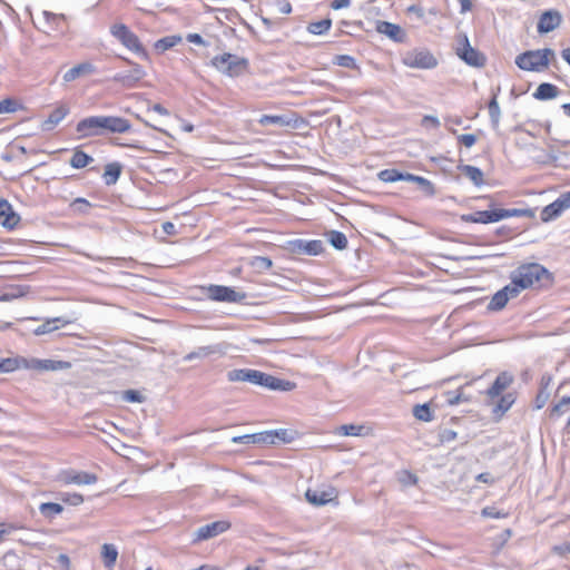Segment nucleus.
Wrapping results in <instances>:
<instances>
[{
  "mask_svg": "<svg viewBox=\"0 0 570 570\" xmlns=\"http://www.w3.org/2000/svg\"><path fill=\"white\" fill-rule=\"evenodd\" d=\"M422 125L425 127L438 128V127H440V120L434 116L428 115V116L423 117Z\"/></svg>",
  "mask_w": 570,
  "mask_h": 570,
  "instance_id": "bf43d9fd",
  "label": "nucleus"
},
{
  "mask_svg": "<svg viewBox=\"0 0 570 570\" xmlns=\"http://www.w3.org/2000/svg\"><path fill=\"white\" fill-rule=\"evenodd\" d=\"M375 29L383 36H397L400 31L399 26L386 21H376Z\"/></svg>",
  "mask_w": 570,
  "mask_h": 570,
  "instance_id": "58836bf2",
  "label": "nucleus"
},
{
  "mask_svg": "<svg viewBox=\"0 0 570 570\" xmlns=\"http://www.w3.org/2000/svg\"><path fill=\"white\" fill-rule=\"evenodd\" d=\"M562 16L557 10H548L543 12L538 22V31L540 33H548L553 31L560 26Z\"/></svg>",
  "mask_w": 570,
  "mask_h": 570,
  "instance_id": "2eb2a0df",
  "label": "nucleus"
},
{
  "mask_svg": "<svg viewBox=\"0 0 570 570\" xmlns=\"http://www.w3.org/2000/svg\"><path fill=\"white\" fill-rule=\"evenodd\" d=\"M24 366L23 356L0 358V373H11L18 370H23Z\"/></svg>",
  "mask_w": 570,
  "mask_h": 570,
  "instance_id": "5701e85b",
  "label": "nucleus"
},
{
  "mask_svg": "<svg viewBox=\"0 0 570 570\" xmlns=\"http://www.w3.org/2000/svg\"><path fill=\"white\" fill-rule=\"evenodd\" d=\"M405 174L400 173L396 169H384L379 173V178L384 183H395L399 180H404Z\"/></svg>",
  "mask_w": 570,
  "mask_h": 570,
  "instance_id": "a19ab883",
  "label": "nucleus"
},
{
  "mask_svg": "<svg viewBox=\"0 0 570 570\" xmlns=\"http://www.w3.org/2000/svg\"><path fill=\"white\" fill-rule=\"evenodd\" d=\"M121 168L117 163L108 164L105 167L104 179L107 185H112L120 176Z\"/></svg>",
  "mask_w": 570,
  "mask_h": 570,
  "instance_id": "72a5a7b5",
  "label": "nucleus"
},
{
  "mask_svg": "<svg viewBox=\"0 0 570 570\" xmlns=\"http://www.w3.org/2000/svg\"><path fill=\"white\" fill-rule=\"evenodd\" d=\"M39 511L45 518L52 519L62 513L63 507L56 502H45L39 505Z\"/></svg>",
  "mask_w": 570,
  "mask_h": 570,
  "instance_id": "7c9ffc66",
  "label": "nucleus"
},
{
  "mask_svg": "<svg viewBox=\"0 0 570 570\" xmlns=\"http://www.w3.org/2000/svg\"><path fill=\"white\" fill-rule=\"evenodd\" d=\"M161 230L159 232L157 228H154V235L157 239L164 240L166 235H175L176 227L170 222H165L160 225Z\"/></svg>",
  "mask_w": 570,
  "mask_h": 570,
  "instance_id": "a18cd8bd",
  "label": "nucleus"
},
{
  "mask_svg": "<svg viewBox=\"0 0 570 570\" xmlns=\"http://www.w3.org/2000/svg\"><path fill=\"white\" fill-rule=\"evenodd\" d=\"M212 66L229 77H238L247 71L248 60L236 55L223 53L212 59Z\"/></svg>",
  "mask_w": 570,
  "mask_h": 570,
  "instance_id": "39448f33",
  "label": "nucleus"
},
{
  "mask_svg": "<svg viewBox=\"0 0 570 570\" xmlns=\"http://www.w3.org/2000/svg\"><path fill=\"white\" fill-rule=\"evenodd\" d=\"M482 515L487 518L500 519L504 518L507 514L495 510L494 508L487 507L482 510Z\"/></svg>",
  "mask_w": 570,
  "mask_h": 570,
  "instance_id": "6e6d98bb",
  "label": "nucleus"
},
{
  "mask_svg": "<svg viewBox=\"0 0 570 570\" xmlns=\"http://www.w3.org/2000/svg\"><path fill=\"white\" fill-rule=\"evenodd\" d=\"M440 438H441L442 442H451V441L455 440L456 432L453 430L446 429V430L442 431V433L440 434Z\"/></svg>",
  "mask_w": 570,
  "mask_h": 570,
  "instance_id": "052dcab7",
  "label": "nucleus"
},
{
  "mask_svg": "<svg viewBox=\"0 0 570 570\" xmlns=\"http://www.w3.org/2000/svg\"><path fill=\"white\" fill-rule=\"evenodd\" d=\"M351 4V0H333L331 3V8L334 10H340L343 8H347Z\"/></svg>",
  "mask_w": 570,
  "mask_h": 570,
  "instance_id": "338daca9",
  "label": "nucleus"
},
{
  "mask_svg": "<svg viewBox=\"0 0 570 570\" xmlns=\"http://www.w3.org/2000/svg\"><path fill=\"white\" fill-rule=\"evenodd\" d=\"M287 430L281 429L277 431H265L254 433L252 438L253 444H275L279 434H286Z\"/></svg>",
  "mask_w": 570,
  "mask_h": 570,
  "instance_id": "412c9836",
  "label": "nucleus"
},
{
  "mask_svg": "<svg viewBox=\"0 0 570 570\" xmlns=\"http://www.w3.org/2000/svg\"><path fill=\"white\" fill-rule=\"evenodd\" d=\"M564 203L561 198H557L553 203L546 206L541 212V219L543 222H550L559 217L566 210Z\"/></svg>",
  "mask_w": 570,
  "mask_h": 570,
  "instance_id": "6ab92c4d",
  "label": "nucleus"
},
{
  "mask_svg": "<svg viewBox=\"0 0 570 570\" xmlns=\"http://www.w3.org/2000/svg\"><path fill=\"white\" fill-rule=\"evenodd\" d=\"M61 501L69 505H80L83 503L85 499L83 495L77 492L72 493H63L61 495Z\"/></svg>",
  "mask_w": 570,
  "mask_h": 570,
  "instance_id": "09e8293b",
  "label": "nucleus"
},
{
  "mask_svg": "<svg viewBox=\"0 0 570 570\" xmlns=\"http://www.w3.org/2000/svg\"><path fill=\"white\" fill-rule=\"evenodd\" d=\"M458 57L468 66L473 68H482L487 63V57L483 52L472 47L469 38H463L455 48Z\"/></svg>",
  "mask_w": 570,
  "mask_h": 570,
  "instance_id": "6e6552de",
  "label": "nucleus"
},
{
  "mask_svg": "<svg viewBox=\"0 0 570 570\" xmlns=\"http://www.w3.org/2000/svg\"><path fill=\"white\" fill-rule=\"evenodd\" d=\"M124 399L129 402H139L140 395L139 392L129 390L124 393Z\"/></svg>",
  "mask_w": 570,
  "mask_h": 570,
  "instance_id": "69168bd1",
  "label": "nucleus"
},
{
  "mask_svg": "<svg viewBox=\"0 0 570 570\" xmlns=\"http://www.w3.org/2000/svg\"><path fill=\"white\" fill-rule=\"evenodd\" d=\"M522 209H490V210H479L471 214H464L461 216V220L464 223H475V224H489L497 223L505 218L522 216Z\"/></svg>",
  "mask_w": 570,
  "mask_h": 570,
  "instance_id": "20e7f679",
  "label": "nucleus"
},
{
  "mask_svg": "<svg viewBox=\"0 0 570 570\" xmlns=\"http://www.w3.org/2000/svg\"><path fill=\"white\" fill-rule=\"evenodd\" d=\"M458 169L468 177L475 186H482L484 183L483 173L480 168L471 165H459Z\"/></svg>",
  "mask_w": 570,
  "mask_h": 570,
  "instance_id": "393cba45",
  "label": "nucleus"
},
{
  "mask_svg": "<svg viewBox=\"0 0 570 570\" xmlns=\"http://www.w3.org/2000/svg\"><path fill=\"white\" fill-rule=\"evenodd\" d=\"M402 62L410 68L433 69L438 59L426 49H413L403 53Z\"/></svg>",
  "mask_w": 570,
  "mask_h": 570,
  "instance_id": "0eeeda50",
  "label": "nucleus"
},
{
  "mask_svg": "<svg viewBox=\"0 0 570 570\" xmlns=\"http://www.w3.org/2000/svg\"><path fill=\"white\" fill-rule=\"evenodd\" d=\"M498 92H499V90L493 94V97L490 100L489 106H488L489 115H490V119H491L493 128H497L499 126L500 118H501V110H500V106H499V102L497 99Z\"/></svg>",
  "mask_w": 570,
  "mask_h": 570,
  "instance_id": "2f4dec72",
  "label": "nucleus"
},
{
  "mask_svg": "<svg viewBox=\"0 0 570 570\" xmlns=\"http://www.w3.org/2000/svg\"><path fill=\"white\" fill-rule=\"evenodd\" d=\"M180 40L181 38H159L155 43V50L157 52H164L167 49L175 47Z\"/></svg>",
  "mask_w": 570,
  "mask_h": 570,
  "instance_id": "c03bdc74",
  "label": "nucleus"
},
{
  "mask_svg": "<svg viewBox=\"0 0 570 570\" xmlns=\"http://www.w3.org/2000/svg\"><path fill=\"white\" fill-rule=\"evenodd\" d=\"M333 63L348 69L356 68L355 59L348 55L334 56Z\"/></svg>",
  "mask_w": 570,
  "mask_h": 570,
  "instance_id": "49530a36",
  "label": "nucleus"
},
{
  "mask_svg": "<svg viewBox=\"0 0 570 570\" xmlns=\"http://www.w3.org/2000/svg\"><path fill=\"white\" fill-rule=\"evenodd\" d=\"M570 406V396H563L551 410L552 415H562L568 412Z\"/></svg>",
  "mask_w": 570,
  "mask_h": 570,
  "instance_id": "3c124183",
  "label": "nucleus"
},
{
  "mask_svg": "<svg viewBox=\"0 0 570 570\" xmlns=\"http://www.w3.org/2000/svg\"><path fill=\"white\" fill-rule=\"evenodd\" d=\"M305 498L311 504L321 507L331 502L334 499V491H320L308 489L305 493Z\"/></svg>",
  "mask_w": 570,
  "mask_h": 570,
  "instance_id": "f3484780",
  "label": "nucleus"
},
{
  "mask_svg": "<svg viewBox=\"0 0 570 570\" xmlns=\"http://www.w3.org/2000/svg\"><path fill=\"white\" fill-rule=\"evenodd\" d=\"M253 434H245L239 436H234L232 439L233 443H240V444H253L252 442Z\"/></svg>",
  "mask_w": 570,
  "mask_h": 570,
  "instance_id": "e2e57ef3",
  "label": "nucleus"
},
{
  "mask_svg": "<svg viewBox=\"0 0 570 570\" xmlns=\"http://www.w3.org/2000/svg\"><path fill=\"white\" fill-rule=\"evenodd\" d=\"M229 528L230 522L226 520H219L202 525L194 533V542H199L217 537L218 534L227 531Z\"/></svg>",
  "mask_w": 570,
  "mask_h": 570,
  "instance_id": "f8f14e48",
  "label": "nucleus"
},
{
  "mask_svg": "<svg viewBox=\"0 0 570 570\" xmlns=\"http://www.w3.org/2000/svg\"><path fill=\"white\" fill-rule=\"evenodd\" d=\"M509 297L507 296L505 292H502L501 289L498 291L491 298L490 303L488 304L489 311H501L508 303Z\"/></svg>",
  "mask_w": 570,
  "mask_h": 570,
  "instance_id": "f704fd0d",
  "label": "nucleus"
},
{
  "mask_svg": "<svg viewBox=\"0 0 570 570\" xmlns=\"http://www.w3.org/2000/svg\"><path fill=\"white\" fill-rule=\"evenodd\" d=\"M23 370H33L39 372H53L62 371L71 367V363L68 361H56V360H39V358H26L24 357Z\"/></svg>",
  "mask_w": 570,
  "mask_h": 570,
  "instance_id": "1a4fd4ad",
  "label": "nucleus"
},
{
  "mask_svg": "<svg viewBox=\"0 0 570 570\" xmlns=\"http://www.w3.org/2000/svg\"><path fill=\"white\" fill-rule=\"evenodd\" d=\"M399 481L404 485H414L417 483V476L409 471H402Z\"/></svg>",
  "mask_w": 570,
  "mask_h": 570,
  "instance_id": "603ef678",
  "label": "nucleus"
},
{
  "mask_svg": "<svg viewBox=\"0 0 570 570\" xmlns=\"http://www.w3.org/2000/svg\"><path fill=\"white\" fill-rule=\"evenodd\" d=\"M298 250L308 254V255H318L323 252L324 245L322 240H298L297 242Z\"/></svg>",
  "mask_w": 570,
  "mask_h": 570,
  "instance_id": "a878e982",
  "label": "nucleus"
},
{
  "mask_svg": "<svg viewBox=\"0 0 570 570\" xmlns=\"http://www.w3.org/2000/svg\"><path fill=\"white\" fill-rule=\"evenodd\" d=\"M263 126L274 125L278 127H287L292 125V120L285 115H263L258 119Z\"/></svg>",
  "mask_w": 570,
  "mask_h": 570,
  "instance_id": "bb28decb",
  "label": "nucleus"
},
{
  "mask_svg": "<svg viewBox=\"0 0 570 570\" xmlns=\"http://www.w3.org/2000/svg\"><path fill=\"white\" fill-rule=\"evenodd\" d=\"M249 368H235L227 373L229 382H248Z\"/></svg>",
  "mask_w": 570,
  "mask_h": 570,
  "instance_id": "37998d69",
  "label": "nucleus"
},
{
  "mask_svg": "<svg viewBox=\"0 0 570 570\" xmlns=\"http://www.w3.org/2000/svg\"><path fill=\"white\" fill-rule=\"evenodd\" d=\"M147 111H154L165 118H167L169 116V111L165 107H163L160 104H154L151 106L148 104Z\"/></svg>",
  "mask_w": 570,
  "mask_h": 570,
  "instance_id": "13d9d810",
  "label": "nucleus"
},
{
  "mask_svg": "<svg viewBox=\"0 0 570 570\" xmlns=\"http://www.w3.org/2000/svg\"><path fill=\"white\" fill-rule=\"evenodd\" d=\"M57 480L65 485L77 484L87 485L95 484L98 480L97 475L89 472H79L75 470H63L57 475Z\"/></svg>",
  "mask_w": 570,
  "mask_h": 570,
  "instance_id": "9d476101",
  "label": "nucleus"
},
{
  "mask_svg": "<svg viewBox=\"0 0 570 570\" xmlns=\"http://www.w3.org/2000/svg\"><path fill=\"white\" fill-rule=\"evenodd\" d=\"M20 108H21V106L14 99L7 98V99H3V100H0V114L14 112V111H17Z\"/></svg>",
  "mask_w": 570,
  "mask_h": 570,
  "instance_id": "de8ad7c7",
  "label": "nucleus"
},
{
  "mask_svg": "<svg viewBox=\"0 0 570 570\" xmlns=\"http://www.w3.org/2000/svg\"><path fill=\"white\" fill-rule=\"evenodd\" d=\"M458 140L466 148H470L476 142V136L473 134H463L458 137Z\"/></svg>",
  "mask_w": 570,
  "mask_h": 570,
  "instance_id": "5fc2aeb1",
  "label": "nucleus"
},
{
  "mask_svg": "<svg viewBox=\"0 0 570 570\" xmlns=\"http://www.w3.org/2000/svg\"><path fill=\"white\" fill-rule=\"evenodd\" d=\"M514 402L515 397L513 393L500 395L498 403L493 407V413L502 415L513 405Z\"/></svg>",
  "mask_w": 570,
  "mask_h": 570,
  "instance_id": "cd10ccee",
  "label": "nucleus"
},
{
  "mask_svg": "<svg viewBox=\"0 0 570 570\" xmlns=\"http://www.w3.org/2000/svg\"><path fill=\"white\" fill-rule=\"evenodd\" d=\"M92 158L82 150L76 149L70 159V166L76 169L87 167L91 163Z\"/></svg>",
  "mask_w": 570,
  "mask_h": 570,
  "instance_id": "c85d7f7f",
  "label": "nucleus"
},
{
  "mask_svg": "<svg viewBox=\"0 0 570 570\" xmlns=\"http://www.w3.org/2000/svg\"><path fill=\"white\" fill-rule=\"evenodd\" d=\"M20 216L14 212L12 205L0 197V225L8 230H13L20 224Z\"/></svg>",
  "mask_w": 570,
  "mask_h": 570,
  "instance_id": "ddd939ff",
  "label": "nucleus"
},
{
  "mask_svg": "<svg viewBox=\"0 0 570 570\" xmlns=\"http://www.w3.org/2000/svg\"><path fill=\"white\" fill-rule=\"evenodd\" d=\"M207 295L213 301L229 303H238L246 297L244 293L236 292L230 287L222 285H210L207 288Z\"/></svg>",
  "mask_w": 570,
  "mask_h": 570,
  "instance_id": "9b49d317",
  "label": "nucleus"
},
{
  "mask_svg": "<svg viewBox=\"0 0 570 570\" xmlns=\"http://www.w3.org/2000/svg\"><path fill=\"white\" fill-rule=\"evenodd\" d=\"M111 33H112V36H121V37L129 36V32H128L126 26H124V24L114 26L111 29Z\"/></svg>",
  "mask_w": 570,
  "mask_h": 570,
  "instance_id": "680f3d73",
  "label": "nucleus"
},
{
  "mask_svg": "<svg viewBox=\"0 0 570 570\" xmlns=\"http://www.w3.org/2000/svg\"><path fill=\"white\" fill-rule=\"evenodd\" d=\"M476 480L479 482H483V483H493L494 479L492 478V475L488 472H484V473H480L476 475Z\"/></svg>",
  "mask_w": 570,
  "mask_h": 570,
  "instance_id": "774afa93",
  "label": "nucleus"
},
{
  "mask_svg": "<svg viewBox=\"0 0 570 570\" xmlns=\"http://www.w3.org/2000/svg\"><path fill=\"white\" fill-rule=\"evenodd\" d=\"M94 71H95V67L90 62H82V63H79V65L72 67L67 72H65L63 80L66 82H71V81L76 80L77 78L90 75Z\"/></svg>",
  "mask_w": 570,
  "mask_h": 570,
  "instance_id": "aec40b11",
  "label": "nucleus"
},
{
  "mask_svg": "<svg viewBox=\"0 0 570 570\" xmlns=\"http://www.w3.org/2000/svg\"><path fill=\"white\" fill-rule=\"evenodd\" d=\"M248 382L272 391H292L295 387V383L291 381L252 368H249Z\"/></svg>",
  "mask_w": 570,
  "mask_h": 570,
  "instance_id": "423d86ee",
  "label": "nucleus"
},
{
  "mask_svg": "<svg viewBox=\"0 0 570 570\" xmlns=\"http://www.w3.org/2000/svg\"><path fill=\"white\" fill-rule=\"evenodd\" d=\"M130 124L127 119L116 116H90L81 119L76 127L78 138L100 136L107 132L122 134L128 131Z\"/></svg>",
  "mask_w": 570,
  "mask_h": 570,
  "instance_id": "f257e3e1",
  "label": "nucleus"
},
{
  "mask_svg": "<svg viewBox=\"0 0 570 570\" xmlns=\"http://www.w3.org/2000/svg\"><path fill=\"white\" fill-rule=\"evenodd\" d=\"M217 352V347L216 346H213V345H208V346H200L198 347L197 350L186 354L184 356V361L185 362H190L193 360H196V358H205L214 353Z\"/></svg>",
  "mask_w": 570,
  "mask_h": 570,
  "instance_id": "c756f323",
  "label": "nucleus"
},
{
  "mask_svg": "<svg viewBox=\"0 0 570 570\" xmlns=\"http://www.w3.org/2000/svg\"><path fill=\"white\" fill-rule=\"evenodd\" d=\"M250 266L259 272V273H263L265 271H268L272 266H273V262L272 259H269L268 257H264V256H254L252 259H250Z\"/></svg>",
  "mask_w": 570,
  "mask_h": 570,
  "instance_id": "79ce46f5",
  "label": "nucleus"
},
{
  "mask_svg": "<svg viewBox=\"0 0 570 570\" xmlns=\"http://www.w3.org/2000/svg\"><path fill=\"white\" fill-rule=\"evenodd\" d=\"M275 6L277 11L282 14H288L292 12V4L287 0H277Z\"/></svg>",
  "mask_w": 570,
  "mask_h": 570,
  "instance_id": "4d7b16f0",
  "label": "nucleus"
},
{
  "mask_svg": "<svg viewBox=\"0 0 570 570\" xmlns=\"http://www.w3.org/2000/svg\"><path fill=\"white\" fill-rule=\"evenodd\" d=\"M404 178L405 181H413L420 185L428 195H434V186L429 179L413 174H405Z\"/></svg>",
  "mask_w": 570,
  "mask_h": 570,
  "instance_id": "473e14b6",
  "label": "nucleus"
},
{
  "mask_svg": "<svg viewBox=\"0 0 570 570\" xmlns=\"http://www.w3.org/2000/svg\"><path fill=\"white\" fill-rule=\"evenodd\" d=\"M363 430V426L362 425H354V424H345V425H341L338 428V433L341 435H346V436H357V435H361V432Z\"/></svg>",
  "mask_w": 570,
  "mask_h": 570,
  "instance_id": "8fccbe9b",
  "label": "nucleus"
},
{
  "mask_svg": "<svg viewBox=\"0 0 570 570\" xmlns=\"http://www.w3.org/2000/svg\"><path fill=\"white\" fill-rule=\"evenodd\" d=\"M521 289L522 288L511 279V283L504 286L501 291L505 292L507 296L510 299L517 297L520 294Z\"/></svg>",
  "mask_w": 570,
  "mask_h": 570,
  "instance_id": "864d4df0",
  "label": "nucleus"
},
{
  "mask_svg": "<svg viewBox=\"0 0 570 570\" xmlns=\"http://www.w3.org/2000/svg\"><path fill=\"white\" fill-rule=\"evenodd\" d=\"M446 401L450 405H456L462 401V394L461 393H453L449 392Z\"/></svg>",
  "mask_w": 570,
  "mask_h": 570,
  "instance_id": "0e129e2a",
  "label": "nucleus"
},
{
  "mask_svg": "<svg viewBox=\"0 0 570 570\" xmlns=\"http://www.w3.org/2000/svg\"><path fill=\"white\" fill-rule=\"evenodd\" d=\"M328 240L331 245L336 249L342 250L347 247V238L342 232L331 230L328 233Z\"/></svg>",
  "mask_w": 570,
  "mask_h": 570,
  "instance_id": "e433bc0d",
  "label": "nucleus"
},
{
  "mask_svg": "<svg viewBox=\"0 0 570 570\" xmlns=\"http://www.w3.org/2000/svg\"><path fill=\"white\" fill-rule=\"evenodd\" d=\"M69 114V108L65 105H60L55 108L48 118L42 122L43 130L53 129L66 116Z\"/></svg>",
  "mask_w": 570,
  "mask_h": 570,
  "instance_id": "a211bd4d",
  "label": "nucleus"
},
{
  "mask_svg": "<svg viewBox=\"0 0 570 570\" xmlns=\"http://www.w3.org/2000/svg\"><path fill=\"white\" fill-rule=\"evenodd\" d=\"M413 415L415 419L423 421V422H430L433 420V411L429 406V404H417L413 407Z\"/></svg>",
  "mask_w": 570,
  "mask_h": 570,
  "instance_id": "c9c22d12",
  "label": "nucleus"
},
{
  "mask_svg": "<svg viewBox=\"0 0 570 570\" xmlns=\"http://www.w3.org/2000/svg\"><path fill=\"white\" fill-rule=\"evenodd\" d=\"M559 88L549 82H542L535 89L533 97L538 100H550L557 98Z\"/></svg>",
  "mask_w": 570,
  "mask_h": 570,
  "instance_id": "4be33fe9",
  "label": "nucleus"
},
{
  "mask_svg": "<svg viewBox=\"0 0 570 570\" xmlns=\"http://www.w3.org/2000/svg\"><path fill=\"white\" fill-rule=\"evenodd\" d=\"M554 51L549 48L528 50L517 56L515 65L525 71L540 72L548 68Z\"/></svg>",
  "mask_w": 570,
  "mask_h": 570,
  "instance_id": "7ed1b4c3",
  "label": "nucleus"
},
{
  "mask_svg": "<svg viewBox=\"0 0 570 570\" xmlns=\"http://www.w3.org/2000/svg\"><path fill=\"white\" fill-rule=\"evenodd\" d=\"M331 24H332V22L330 19H323V20L309 23L307 27V30L315 36H321L330 30Z\"/></svg>",
  "mask_w": 570,
  "mask_h": 570,
  "instance_id": "ea45409f",
  "label": "nucleus"
},
{
  "mask_svg": "<svg viewBox=\"0 0 570 570\" xmlns=\"http://www.w3.org/2000/svg\"><path fill=\"white\" fill-rule=\"evenodd\" d=\"M514 377L509 372H501L492 385L487 390L485 394L490 401L502 395L503 391H505L513 383Z\"/></svg>",
  "mask_w": 570,
  "mask_h": 570,
  "instance_id": "4468645a",
  "label": "nucleus"
},
{
  "mask_svg": "<svg viewBox=\"0 0 570 570\" xmlns=\"http://www.w3.org/2000/svg\"><path fill=\"white\" fill-rule=\"evenodd\" d=\"M70 324V321L62 317L47 318L41 325L33 330L36 336H41Z\"/></svg>",
  "mask_w": 570,
  "mask_h": 570,
  "instance_id": "dca6fc26",
  "label": "nucleus"
},
{
  "mask_svg": "<svg viewBox=\"0 0 570 570\" xmlns=\"http://www.w3.org/2000/svg\"><path fill=\"white\" fill-rule=\"evenodd\" d=\"M101 559H102L104 566L107 569H112L118 559V550H117L116 546H114L111 543L102 544Z\"/></svg>",
  "mask_w": 570,
  "mask_h": 570,
  "instance_id": "b1692460",
  "label": "nucleus"
},
{
  "mask_svg": "<svg viewBox=\"0 0 570 570\" xmlns=\"http://www.w3.org/2000/svg\"><path fill=\"white\" fill-rule=\"evenodd\" d=\"M69 207L75 214L86 215L89 213V209L92 207V205L86 198L79 197L73 199Z\"/></svg>",
  "mask_w": 570,
  "mask_h": 570,
  "instance_id": "4c0bfd02",
  "label": "nucleus"
},
{
  "mask_svg": "<svg viewBox=\"0 0 570 570\" xmlns=\"http://www.w3.org/2000/svg\"><path fill=\"white\" fill-rule=\"evenodd\" d=\"M511 279L521 288L537 286L547 288L552 286L554 277L544 266L539 263H528L520 265L511 274Z\"/></svg>",
  "mask_w": 570,
  "mask_h": 570,
  "instance_id": "f03ea898",
  "label": "nucleus"
}]
</instances>
